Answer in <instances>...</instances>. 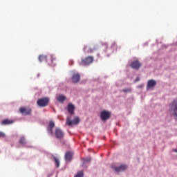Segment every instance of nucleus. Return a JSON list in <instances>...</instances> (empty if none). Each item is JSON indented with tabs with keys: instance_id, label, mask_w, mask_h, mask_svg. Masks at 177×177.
<instances>
[{
	"instance_id": "f03ea898",
	"label": "nucleus",
	"mask_w": 177,
	"mask_h": 177,
	"mask_svg": "<svg viewBox=\"0 0 177 177\" xmlns=\"http://www.w3.org/2000/svg\"><path fill=\"white\" fill-rule=\"evenodd\" d=\"M94 58L93 56H88L81 59V62H79L80 66H90L93 63Z\"/></svg>"
},
{
	"instance_id": "bb28decb",
	"label": "nucleus",
	"mask_w": 177,
	"mask_h": 177,
	"mask_svg": "<svg viewBox=\"0 0 177 177\" xmlns=\"http://www.w3.org/2000/svg\"><path fill=\"white\" fill-rule=\"evenodd\" d=\"M138 81H140V78L136 77V82H138Z\"/></svg>"
},
{
	"instance_id": "a211bd4d",
	"label": "nucleus",
	"mask_w": 177,
	"mask_h": 177,
	"mask_svg": "<svg viewBox=\"0 0 177 177\" xmlns=\"http://www.w3.org/2000/svg\"><path fill=\"white\" fill-rule=\"evenodd\" d=\"M54 161L55 162V165L57 167V168H59V167H60V160H59L57 159V158H54Z\"/></svg>"
},
{
	"instance_id": "39448f33",
	"label": "nucleus",
	"mask_w": 177,
	"mask_h": 177,
	"mask_svg": "<svg viewBox=\"0 0 177 177\" xmlns=\"http://www.w3.org/2000/svg\"><path fill=\"white\" fill-rule=\"evenodd\" d=\"M31 108L30 107H21L19 108V113L23 115H31Z\"/></svg>"
},
{
	"instance_id": "7ed1b4c3",
	"label": "nucleus",
	"mask_w": 177,
	"mask_h": 177,
	"mask_svg": "<svg viewBox=\"0 0 177 177\" xmlns=\"http://www.w3.org/2000/svg\"><path fill=\"white\" fill-rule=\"evenodd\" d=\"M111 117V112L106 110H103L100 112V118L102 121H107Z\"/></svg>"
},
{
	"instance_id": "20e7f679",
	"label": "nucleus",
	"mask_w": 177,
	"mask_h": 177,
	"mask_svg": "<svg viewBox=\"0 0 177 177\" xmlns=\"http://www.w3.org/2000/svg\"><path fill=\"white\" fill-rule=\"evenodd\" d=\"M37 104L39 107H46L49 104V98L48 97H44L39 99L37 102Z\"/></svg>"
},
{
	"instance_id": "cd10ccee",
	"label": "nucleus",
	"mask_w": 177,
	"mask_h": 177,
	"mask_svg": "<svg viewBox=\"0 0 177 177\" xmlns=\"http://www.w3.org/2000/svg\"><path fill=\"white\" fill-rule=\"evenodd\" d=\"M173 151H174V153H177V149H174Z\"/></svg>"
},
{
	"instance_id": "aec40b11",
	"label": "nucleus",
	"mask_w": 177,
	"mask_h": 177,
	"mask_svg": "<svg viewBox=\"0 0 177 177\" xmlns=\"http://www.w3.org/2000/svg\"><path fill=\"white\" fill-rule=\"evenodd\" d=\"M51 66H56V58H55L53 56H51Z\"/></svg>"
},
{
	"instance_id": "9d476101",
	"label": "nucleus",
	"mask_w": 177,
	"mask_h": 177,
	"mask_svg": "<svg viewBox=\"0 0 177 177\" xmlns=\"http://www.w3.org/2000/svg\"><path fill=\"white\" fill-rule=\"evenodd\" d=\"M156 85H157V82H156V80H149L147 85V90L149 91V89H153Z\"/></svg>"
},
{
	"instance_id": "2eb2a0df",
	"label": "nucleus",
	"mask_w": 177,
	"mask_h": 177,
	"mask_svg": "<svg viewBox=\"0 0 177 177\" xmlns=\"http://www.w3.org/2000/svg\"><path fill=\"white\" fill-rule=\"evenodd\" d=\"M86 49H88V46H85L84 47V52H86L87 53H92L94 50H96V47H93V48H90L88 50Z\"/></svg>"
},
{
	"instance_id": "9b49d317",
	"label": "nucleus",
	"mask_w": 177,
	"mask_h": 177,
	"mask_svg": "<svg viewBox=\"0 0 177 177\" xmlns=\"http://www.w3.org/2000/svg\"><path fill=\"white\" fill-rule=\"evenodd\" d=\"M81 80V75H79V73H75L72 76V82L73 84H77V82H80V80Z\"/></svg>"
},
{
	"instance_id": "0eeeda50",
	"label": "nucleus",
	"mask_w": 177,
	"mask_h": 177,
	"mask_svg": "<svg viewBox=\"0 0 177 177\" xmlns=\"http://www.w3.org/2000/svg\"><path fill=\"white\" fill-rule=\"evenodd\" d=\"M55 133L57 139H63V138H64V132L59 128L55 129Z\"/></svg>"
},
{
	"instance_id": "6ab92c4d",
	"label": "nucleus",
	"mask_w": 177,
	"mask_h": 177,
	"mask_svg": "<svg viewBox=\"0 0 177 177\" xmlns=\"http://www.w3.org/2000/svg\"><path fill=\"white\" fill-rule=\"evenodd\" d=\"M19 143H21V145H26V138L21 137V139L19 140Z\"/></svg>"
},
{
	"instance_id": "dca6fc26",
	"label": "nucleus",
	"mask_w": 177,
	"mask_h": 177,
	"mask_svg": "<svg viewBox=\"0 0 177 177\" xmlns=\"http://www.w3.org/2000/svg\"><path fill=\"white\" fill-rule=\"evenodd\" d=\"M46 59H48V57H46V55H42L39 57V60L40 62L46 61Z\"/></svg>"
},
{
	"instance_id": "f3484780",
	"label": "nucleus",
	"mask_w": 177,
	"mask_h": 177,
	"mask_svg": "<svg viewBox=\"0 0 177 177\" xmlns=\"http://www.w3.org/2000/svg\"><path fill=\"white\" fill-rule=\"evenodd\" d=\"M57 100L59 102H63L64 100H66V97L64 95H59L57 97Z\"/></svg>"
},
{
	"instance_id": "a878e982",
	"label": "nucleus",
	"mask_w": 177,
	"mask_h": 177,
	"mask_svg": "<svg viewBox=\"0 0 177 177\" xmlns=\"http://www.w3.org/2000/svg\"><path fill=\"white\" fill-rule=\"evenodd\" d=\"M144 86H145V84H141V85L138 86V88H142Z\"/></svg>"
},
{
	"instance_id": "c85d7f7f",
	"label": "nucleus",
	"mask_w": 177,
	"mask_h": 177,
	"mask_svg": "<svg viewBox=\"0 0 177 177\" xmlns=\"http://www.w3.org/2000/svg\"><path fill=\"white\" fill-rule=\"evenodd\" d=\"M97 56L99 57V56H100V54H97Z\"/></svg>"
},
{
	"instance_id": "393cba45",
	"label": "nucleus",
	"mask_w": 177,
	"mask_h": 177,
	"mask_svg": "<svg viewBox=\"0 0 177 177\" xmlns=\"http://www.w3.org/2000/svg\"><path fill=\"white\" fill-rule=\"evenodd\" d=\"M6 135L5 133L0 131V138H5Z\"/></svg>"
},
{
	"instance_id": "4468645a",
	"label": "nucleus",
	"mask_w": 177,
	"mask_h": 177,
	"mask_svg": "<svg viewBox=\"0 0 177 177\" xmlns=\"http://www.w3.org/2000/svg\"><path fill=\"white\" fill-rule=\"evenodd\" d=\"M14 121L9 119H5L1 122V125H10L13 124Z\"/></svg>"
},
{
	"instance_id": "1a4fd4ad",
	"label": "nucleus",
	"mask_w": 177,
	"mask_h": 177,
	"mask_svg": "<svg viewBox=\"0 0 177 177\" xmlns=\"http://www.w3.org/2000/svg\"><path fill=\"white\" fill-rule=\"evenodd\" d=\"M112 169H114L116 172H121L122 171H125L126 169H127L128 166L125 165H122L120 167L113 166Z\"/></svg>"
},
{
	"instance_id": "5701e85b",
	"label": "nucleus",
	"mask_w": 177,
	"mask_h": 177,
	"mask_svg": "<svg viewBox=\"0 0 177 177\" xmlns=\"http://www.w3.org/2000/svg\"><path fill=\"white\" fill-rule=\"evenodd\" d=\"M91 160H92V158H91V156H88V157L84 158V162H91Z\"/></svg>"
},
{
	"instance_id": "b1692460",
	"label": "nucleus",
	"mask_w": 177,
	"mask_h": 177,
	"mask_svg": "<svg viewBox=\"0 0 177 177\" xmlns=\"http://www.w3.org/2000/svg\"><path fill=\"white\" fill-rule=\"evenodd\" d=\"M48 132L49 135H52L53 133V128L48 127Z\"/></svg>"
},
{
	"instance_id": "f257e3e1",
	"label": "nucleus",
	"mask_w": 177,
	"mask_h": 177,
	"mask_svg": "<svg viewBox=\"0 0 177 177\" xmlns=\"http://www.w3.org/2000/svg\"><path fill=\"white\" fill-rule=\"evenodd\" d=\"M169 111L173 117L177 118V99L174 100L169 104Z\"/></svg>"
},
{
	"instance_id": "423d86ee",
	"label": "nucleus",
	"mask_w": 177,
	"mask_h": 177,
	"mask_svg": "<svg viewBox=\"0 0 177 177\" xmlns=\"http://www.w3.org/2000/svg\"><path fill=\"white\" fill-rule=\"evenodd\" d=\"M66 124L68 127H71V125H78V124H80V118L75 117L73 120H71L70 118H67Z\"/></svg>"
},
{
	"instance_id": "412c9836",
	"label": "nucleus",
	"mask_w": 177,
	"mask_h": 177,
	"mask_svg": "<svg viewBox=\"0 0 177 177\" xmlns=\"http://www.w3.org/2000/svg\"><path fill=\"white\" fill-rule=\"evenodd\" d=\"M122 92H124V93H130V92H132V89L131 88H124L122 90Z\"/></svg>"
},
{
	"instance_id": "ddd939ff",
	"label": "nucleus",
	"mask_w": 177,
	"mask_h": 177,
	"mask_svg": "<svg viewBox=\"0 0 177 177\" xmlns=\"http://www.w3.org/2000/svg\"><path fill=\"white\" fill-rule=\"evenodd\" d=\"M75 109V107L72 104H69L68 105V111L69 114L74 115V110Z\"/></svg>"
},
{
	"instance_id": "6e6552de",
	"label": "nucleus",
	"mask_w": 177,
	"mask_h": 177,
	"mask_svg": "<svg viewBox=\"0 0 177 177\" xmlns=\"http://www.w3.org/2000/svg\"><path fill=\"white\" fill-rule=\"evenodd\" d=\"M130 67H131V68H133L134 70H139V68L142 67V64H140L139 61L136 60L131 62V64H130Z\"/></svg>"
},
{
	"instance_id": "f8f14e48",
	"label": "nucleus",
	"mask_w": 177,
	"mask_h": 177,
	"mask_svg": "<svg viewBox=\"0 0 177 177\" xmlns=\"http://www.w3.org/2000/svg\"><path fill=\"white\" fill-rule=\"evenodd\" d=\"M73 160V152L68 151L65 154V161H67L68 162H70Z\"/></svg>"
},
{
	"instance_id": "4be33fe9",
	"label": "nucleus",
	"mask_w": 177,
	"mask_h": 177,
	"mask_svg": "<svg viewBox=\"0 0 177 177\" xmlns=\"http://www.w3.org/2000/svg\"><path fill=\"white\" fill-rule=\"evenodd\" d=\"M48 128H55V122L50 121Z\"/></svg>"
}]
</instances>
